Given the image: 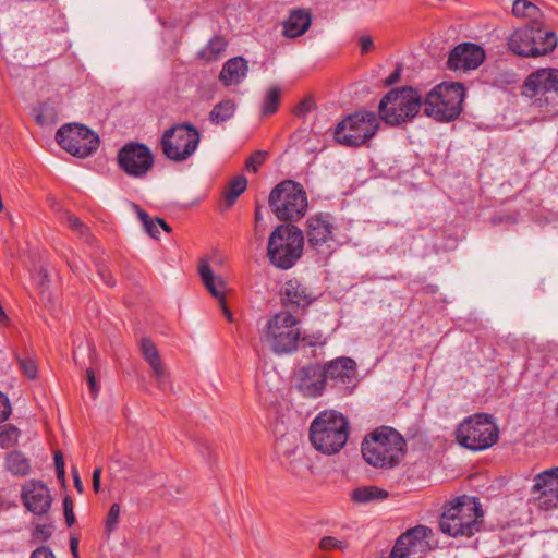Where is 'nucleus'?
<instances>
[{
	"label": "nucleus",
	"instance_id": "f257e3e1",
	"mask_svg": "<svg viewBox=\"0 0 558 558\" xmlns=\"http://www.w3.org/2000/svg\"><path fill=\"white\" fill-rule=\"evenodd\" d=\"M320 338V335L301 338L299 320L289 312H279L271 316L260 333L262 341L276 354L294 352L299 342H304L308 347L322 344Z\"/></svg>",
	"mask_w": 558,
	"mask_h": 558
},
{
	"label": "nucleus",
	"instance_id": "f03ea898",
	"mask_svg": "<svg viewBox=\"0 0 558 558\" xmlns=\"http://www.w3.org/2000/svg\"><path fill=\"white\" fill-rule=\"evenodd\" d=\"M484 511L475 497L459 496L445 505L439 530L450 536L471 537L480 532Z\"/></svg>",
	"mask_w": 558,
	"mask_h": 558
},
{
	"label": "nucleus",
	"instance_id": "7ed1b4c3",
	"mask_svg": "<svg viewBox=\"0 0 558 558\" xmlns=\"http://www.w3.org/2000/svg\"><path fill=\"white\" fill-rule=\"evenodd\" d=\"M405 441L393 428L381 426L369 433L362 442L366 463L377 469H392L404 456Z\"/></svg>",
	"mask_w": 558,
	"mask_h": 558
},
{
	"label": "nucleus",
	"instance_id": "20e7f679",
	"mask_svg": "<svg viewBox=\"0 0 558 558\" xmlns=\"http://www.w3.org/2000/svg\"><path fill=\"white\" fill-rule=\"evenodd\" d=\"M349 438V422L337 411H323L311 423L310 440L324 454L338 453Z\"/></svg>",
	"mask_w": 558,
	"mask_h": 558
},
{
	"label": "nucleus",
	"instance_id": "39448f33",
	"mask_svg": "<svg viewBox=\"0 0 558 558\" xmlns=\"http://www.w3.org/2000/svg\"><path fill=\"white\" fill-rule=\"evenodd\" d=\"M304 247L303 231L291 223L279 225L270 233L267 257L279 269H290L301 258Z\"/></svg>",
	"mask_w": 558,
	"mask_h": 558
},
{
	"label": "nucleus",
	"instance_id": "423d86ee",
	"mask_svg": "<svg viewBox=\"0 0 558 558\" xmlns=\"http://www.w3.org/2000/svg\"><path fill=\"white\" fill-rule=\"evenodd\" d=\"M424 107L418 89L404 86L389 90L378 105L380 119L392 126L407 123L414 119Z\"/></svg>",
	"mask_w": 558,
	"mask_h": 558
},
{
	"label": "nucleus",
	"instance_id": "0eeeda50",
	"mask_svg": "<svg viewBox=\"0 0 558 558\" xmlns=\"http://www.w3.org/2000/svg\"><path fill=\"white\" fill-rule=\"evenodd\" d=\"M465 89L461 83H441L425 96L424 113L438 122L456 120L461 111Z\"/></svg>",
	"mask_w": 558,
	"mask_h": 558
},
{
	"label": "nucleus",
	"instance_id": "6e6552de",
	"mask_svg": "<svg viewBox=\"0 0 558 558\" xmlns=\"http://www.w3.org/2000/svg\"><path fill=\"white\" fill-rule=\"evenodd\" d=\"M269 206L281 221H296L306 214L307 195L301 183L284 180L277 184L269 194Z\"/></svg>",
	"mask_w": 558,
	"mask_h": 558
},
{
	"label": "nucleus",
	"instance_id": "1a4fd4ad",
	"mask_svg": "<svg viewBox=\"0 0 558 558\" xmlns=\"http://www.w3.org/2000/svg\"><path fill=\"white\" fill-rule=\"evenodd\" d=\"M457 441L472 451H481L493 447L499 438V428L493 416L476 413L466 417L456 430Z\"/></svg>",
	"mask_w": 558,
	"mask_h": 558
},
{
	"label": "nucleus",
	"instance_id": "9d476101",
	"mask_svg": "<svg viewBox=\"0 0 558 558\" xmlns=\"http://www.w3.org/2000/svg\"><path fill=\"white\" fill-rule=\"evenodd\" d=\"M558 38L555 32L543 31L539 25H527L515 29L508 38L509 49L517 56L536 58L555 50Z\"/></svg>",
	"mask_w": 558,
	"mask_h": 558
},
{
	"label": "nucleus",
	"instance_id": "9b49d317",
	"mask_svg": "<svg viewBox=\"0 0 558 558\" xmlns=\"http://www.w3.org/2000/svg\"><path fill=\"white\" fill-rule=\"evenodd\" d=\"M379 129V121L374 112L360 111L345 117L333 132L335 141L347 147H360L371 140Z\"/></svg>",
	"mask_w": 558,
	"mask_h": 558
},
{
	"label": "nucleus",
	"instance_id": "f8f14e48",
	"mask_svg": "<svg viewBox=\"0 0 558 558\" xmlns=\"http://www.w3.org/2000/svg\"><path fill=\"white\" fill-rule=\"evenodd\" d=\"M201 141L198 130L187 123H180L167 129L160 140L162 154L174 162L187 160L197 149Z\"/></svg>",
	"mask_w": 558,
	"mask_h": 558
},
{
	"label": "nucleus",
	"instance_id": "ddd939ff",
	"mask_svg": "<svg viewBox=\"0 0 558 558\" xmlns=\"http://www.w3.org/2000/svg\"><path fill=\"white\" fill-rule=\"evenodd\" d=\"M56 141L69 154L84 158L92 155L99 146V137L83 124L62 125L56 133Z\"/></svg>",
	"mask_w": 558,
	"mask_h": 558
},
{
	"label": "nucleus",
	"instance_id": "4468645a",
	"mask_svg": "<svg viewBox=\"0 0 558 558\" xmlns=\"http://www.w3.org/2000/svg\"><path fill=\"white\" fill-rule=\"evenodd\" d=\"M336 226L328 213H318L307 218L304 240L317 254L329 256L333 250Z\"/></svg>",
	"mask_w": 558,
	"mask_h": 558
},
{
	"label": "nucleus",
	"instance_id": "2eb2a0df",
	"mask_svg": "<svg viewBox=\"0 0 558 558\" xmlns=\"http://www.w3.org/2000/svg\"><path fill=\"white\" fill-rule=\"evenodd\" d=\"M433 535V530L425 525L407 530L398 537L389 558H424L432 549Z\"/></svg>",
	"mask_w": 558,
	"mask_h": 558
},
{
	"label": "nucleus",
	"instance_id": "dca6fc26",
	"mask_svg": "<svg viewBox=\"0 0 558 558\" xmlns=\"http://www.w3.org/2000/svg\"><path fill=\"white\" fill-rule=\"evenodd\" d=\"M117 161L128 175L144 178L154 166V155L147 145L129 142L119 149Z\"/></svg>",
	"mask_w": 558,
	"mask_h": 558
},
{
	"label": "nucleus",
	"instance_id": "f3484780",
	"mask_svg": "<svg viewBox=\"0 0 558 558\" xmlns=\"http://www.w3.org/2000/svg\"><path fill=\"white\" fill-rule=\"evenodd\" d=\"M531 495L539 509L550 510L558 507V466L534 476Z\"/></svg>",
	"mask_w": 558,
	"mask_h": 558
},
{
	"label": "nucleus",
	"instance_id": "a211bd4d",
	"mask_svg": "<svg viewBox=\"0 0 558 558\" xmlns=\"http://www.w3.org/2000/svg\"><path fill=\"white\" fill-rule=\"evenodd\" d=\"M326 381L344 393L351 391L357 375L356 362L348 356H340L323 365Z\"/></svg>",
	"mask_w": 558,
	"mask_h": 558
},
{
	"label": "nucleus",
	"instance_id": "6ab92c4d",
	"mask_svg": "<svg viewBox=\"0 0 558 558\" xmlns=\"http://www.w3.org/2000/svg\"><path fill=\"white\" fill-rule=\"evenodd\" d=\"M523 94L530 98H558V69H539L531 73L523 84Z\"/></svg>",
	"mask_w": 558,
	"mask_h": 558
},
{
	"label": "nucleus",
	"instance_id": "aec40b11",
	"mask_svg": "<svg viewBox=\"0 0 558 558\" xmlns=\"http://www.w3.org/2000/svg\"><path fill=\"white\" fill-rule=\"evenodd\" d=\"M21 501L36 517L46 515L52 504L50 489L39 480H28L21 486Z\"/></svg>",
	"mask_w": 558,
	"mask_h": 558
},
{
	"label": "nucleus",
	"instance_id": "412c9836",
	"mask_svg": "<svg viewBox=\"0 0 558 558\" xmlns=\"http://www.w3.org/2000/svg\"><path fill=\"white\" fill-rule=\"evenodd\" d=\"M485 60L484 50L473 43H463L456 46L449 53L448 68L451 70H475Z\"/></svg>",
	"mask_w": 558,
	"mask_h": 558
},
{
	"label": "nucleus",
	"instance_id": "4be33fe9",
	"mask_svg": "<svg viewBox=\"0 0 558 558\" xmlns=\"http://www.w3.org/2000/svg\"><path fill=\"white\" fill-rule=\"evenodd\" d=\"M327 385L323 365L318 363L304 366L299 372L298 389L305 397H318Z\"/></svg>",
	"mask_w": 558,
	"mask_h": 558
},
{
	"label": "nucleus",
	"instance_id": "5701e85b",
	"mask_svg": "<svg viewBox=\"0 0 558 558\" xmlns=\"http://www.w3.org/2000/svg\"><path fill=\"white\" fill-rule=\"evenodd\" d=\"M198 274L207 291L218 300L221 310L229 322H232L233 315L226 304V282L220 276H216L206 260H202L198 267Z\"/></svg>",
	"mask_w": 558,
	"mask_h": 558
},
{
	"label": "nucleus",
	"instance_id": "b1692460",
	"mask_svg": "<svg viewBox=\"0 0 558 558\" xmlns=\"http://www.w3.org/2000/svg\"><path fill=\"white\" fill-rule=\"evenodd\" d=\"M313 298L307 293L306 287L298 280H289L282 289V303L290 310L305 307L310 305Z\"/></svg>",
	"mask_w": 558,
	"mask_h": 558
},
{
	"label": "nucleus",
	"instance_id": "393cba45",
	"mask_svg": "<svg viewBox=\"0 0 558 558\" xmlns=\"http://www.w3.org/2000/svg\"><path fill=\"white\" fill-rule=\"evenodd\" d=\"M247 71V61L242 57H234L223 64L219 80L225 86L236 85L246 77Z\"/></svg>",
	"mask_w": 558,
	"mask_h": 558
},
{
	"label": "nucleus",
	"instance_id": "a878e982",
	"mask_svg": "<svg viewBox=\"0 0 558 558\" xmlns=\"http://www.w3.org/2000/svg\"><path fill=\"white\" fill-rule=\"evenodd\" d=\"M312 17L310 12L304 10H294L289 19L283 23V34L287 37L295 38L303 35L310 27Z\"/></svg>",
	"mask_w": 558,
	"mask_h": 558
},
{
	"label": "nucleus",
	"instance_id": "bb28decb",
	"mask_svg": "<svg viewBox=\"0 0 558 558\" xmlns=\"http://www.w3.org/2000/svg\"><path fill=\"white\" fill-rule=\"evenodd\" d=\"M389 496L388 492L375 485H365L354 488L350 494L352 502L365 505L371 502L383 501Z\"/></svg>",
	"mask_w": 558,
	"mask_h": 558
},
{
	"label": "nucleus",
	"instance_id": "cd10ccee",
	"mask_svg": "<svg viewBox=\"0 0 558 558\" xmlns=\"http://www.w3.org/2000/svg\"><path fill=\"white\" fill-rule=\"evenodd\" d=\"M5 468L15 476H26L32 471L29 460L19 450H14L7 454Z\"/></svg>",
	"mask_w": 558,
	"mask_h": 558
},
{
	"label": "nucleus",
	"instance_id": "c85d7f7f",
	"mask_svg": "<svg viewBox=\"0 0 558 558\" xmlns=\"http://www.w3.org/2000/svg\"><path fill=\"white\" fill-rule=\"evenodd\" d=\"M235 102L231 99H225L214 106L209 112V120L214 124H221L230 120L235 112Z\"/></svg>",
	"mask_w": 558,
	"mask_h": 558
},
{
	"label": "nucleus",
	"instance_id": "c756f323",
	"mask_svg": "<svg viewBox=\"0 0 558 558\" xmlns=\"http://www.w3.org/2000/svg\"><path fill=\"white\" fill-rule=\"evenodd\" d=\"M281 102V88L277 85L270 86L260 104V114L263 117L275 114Z\"/></svg>",
	"mask_w": 558,
	"mask_h": 558
},
{
	"label": "nucleus",
	"instance_id": "7c9ffc66",
	"mask_svg": "<svg viewBox=\"0 0 558 558\" xmlns=\"http://www.w3.org/2000/svg\"><path fill=\"white\" fill-rule=\"evenodd\" d=\"M512 14L517 17L531 19L532 25H538L536 20L542 15L537 5L527 0H514L512 4Z\"/></svg>",
	"mask_w": 558,
	"mask_h": 558
},
{
	"label": "nucleus",
	"instance_id": "2f4dec72",
	"mask_svg": "<svg viewBox=\"0 0 558 558\" xmlns=\"http://www.w3.org/2000/svg\"><path fill=\"white\" fill-rule=\"evenodd\" d=\"M227 45L228 43L223 37L215 36L208 41L206 47L199 51L198 56L201 59L206 61L217 60L226 50Z\"/></svg>",
	"mask_w": 558,
	"mask_h": 558
},
{
	"label": "nucleus",
	"instance_id": "473e14b6",
	"mask_svg": "<svg viewBox=\"0 0 558 558\" xmlns=\"http://www.w3.org/2000/svg\"><path fill=\"white\" fill-rule=\"evenodd\" d=\"M247 180L244 175H238L229 183L225 192V201L228 207H231L236 198L245 191Z\"/></svg>",
	"mask_w": 558,
	"mask_h": 558
},
{
	"label": "nucleus",
	"instance_id": "72a5a7b5",
	"mask_svg": "<svg viewBox=\"0 0 558 558\" xmlns=\"http://www.w3.org/2000/svg\"><path fill=\"white\" fill-rule=\"evenodd\" d=\"M311 469L308 458L304 454L293 457L288 465V471L300 478L307 476L311 473Z\"/></svg>",
	"mask_w": 558,
	"mask_h": 558
},
{
	"label": "nucleus",
	"instance_id": "f704fd0d",
	"mask_svg": "<svg viewBox=\"0 0 558 558\" xmlns=\"http://www.w3.org/2000/svg\"><path fill=\"white\" fill-rule=\"evenodd\" d=\"M149 366L154 373L159 389L165 390L168 387H171L170 374L161 360L149 364Z\"/></svg>",
	"mask_w": 558,
	"mask_h": 558
},
{
	"label": "nucleus",
	"instance_id": "c9c22d12",
	"mask_svg": "<svg viewBox=\"0 0 558 558\" xmlns=\"http://www.w3.org/2000/svg\"><path fill=\"white\" fill-rule=\"evenodd\" d=\"M20 430L13 425H3L0 428V447L10 448L17 444Z\"/></svg>",
	"mask_w": 558,
	"mask_h": 558
},
{
	"label": "nucleus",
	"instance_id": "e433bc0d",
	"mask_svg": "<svg viewBox=\"0 0 558 558\" xmlns=\"http://www.w3.org/2000/svg\"><path fill=\"white\" fill-rule=\"evenodd\" d=\"M141 352L148 364H153L157 361H160V356L156 345L148 338L142 339Z\"/></svg>",
	"mask_w": 558,
	"mask_h": 558
},
{
	"label": "nucleus",
	"instance_id": "4c0bfd02",
	"mask_svg": "<svg viewBox=\"0 0 558 558\" xmlns=\"http://www.w3.org/2000/svg\"><path fill=\"white\" fill-rule=\"evenodd\" d=\"M120 512L121 506L117 502L112 504L105 520V530L108 534H111L113 531L117 530L119 524Z\"/></svg>",
	"mask_w": 558,
	"mask_h": 558
},
{
	"label": "nucleus",
	"instance_id": "58836bf2",
	"mask_svg": "<svg viewBox=\"0 0 558 558\" xmlns=\"http://www.w3.org/2000/svg\"><path fill=\"white\" fill-rule=\"evenodd\" d=\"M266 151L257 150L254 154H252L248 159L246 160L245 167L248 171L257 172L258 168L264 163L266 160Z\"/></svg>",
	"mask_w": 558,
	"mask_h": 558
},
{
	"label": "nucleus",
	"instance_id": "ea45409f",
	"mask_svg": "<svg viewBox=\"0 0 558 558\" xmlns=\"http://www.w3.org/2000/svg\"><path fill=\"white\" fill-rule=\"evenodd\" d=\"M348 544L343 541H339L332 536H325L319 542V548L322 550L340 549L344 550Z\"/></svg>",
	"mask_w": 558,
	"mask_h": 558
},
{
	"label": "nucleus",
	"instance_id": "a19ab883",
	"mask_svg": "<svg viewBox=\"0 0 558 558\" xmlns=\"http://www.w3.org/2000/svg\"><path fill=\"white\" fill-rule=\"evenodd\" d=\"M53 532V526L51 524H37L32 532V536L36 541H48Z\"/></svg>",
	"mask_w": 558,
	"mask_h": 558
},
{
	"label": "nucleus",
	"instance_id": "79ce46f5",
	"mask_svg": "<svg viewBox=\"0 0 558 558\" xmlns=\"http://www.w3.org/2000/svg\"><path fill=\"white\" fill-rule=\"evenodd\" d=\"M19 366L24 375L29 379H35L37 376V365L32 359H19Z\"/></svg>",
	"mask_w": 558,
	"mask_h": 558
},
{
	"label": "nucleus",
	"instance_id": "37998d69",
	"mask_svg": "<svg viewBox=\"0 0 558 558\" xmlns=\"http://www.w3.org/2000/svg\"><path fill=\"white\" fill-rule=\"evenodd\" d=\"M314 109V100L311 97H306L301 100L293 109V114L296 117H305Z\"/></svg>",
	"mask_w": 558,
	"mask_h": 558
},
{
	"label": "nucleus",
	"instance_id": "c03bdc74",
	"mask_svg": "<svg viewBox=\"0 0 558 558\" xmlns=\"http://www.w3.org/2000/svg\"><path fill=\"white\" fill-rule=\"evenodd\" d=\"M74 505L70 496H65L63 499V511L65 523L68 526H72L75 523Z\"/></svg>",
	"mask_w": 558,
	"mask_h": 558
},
{
	"label": "nucleus",
	"instance_id": "a18cd8bd",
	"mask_svg": "<svg viewBox=\"0 0 558 558\" xmlns=\"http://www.w3.org/2000/svg\"><path fill=\"white\" fill-rule=\"evenodd\" d=\"M68 226L76 231L80 235H85L87 233V227L75 216L68 215L66 216Z\"/></svg>",
	"mask_w": 558,
	"mask_h": 558
},
{
	"label": "nucleus",
	"instance_id": "49530a36",
	"mask_svg": "<svg viewBox=\"0 0 558 558\" xmlns=\"http://www.w3.org/2000/svg\"><path fill=\"white\" fill-rule=\"evenodd\" d=\"M53 459H54V465H56V471H57V477L60 481H64V478H65V470H64V460H63L62 452L61 451H57L54 453Z\"/></svg>",
	"mask_w": 558,
	"mask_h": 558
},
{
	"label": "nucleus",
	"instance_id": "de8ad7c7",
	"mask_svg": "<svg viewBox=\"0 0 558 558\" xmlns=\"http://www.w3.org/2000/svg\"><path fill=\"white\" fill-rule=\"evenodd\" d=\"M130 206L136 214L137 218L141 220V222L143 223V227H145L151 222L153 218L148 215V213H146L143 208H141L140 205L131 202Z\"/></svg>",
	"mask_w": 558,
	"mask_h": 558
},
{
	"label": "nucleus",
	"instance_id": "09e8293b",
	"mask_svg": "<svg viewBox=\"0 0 558 558\" xmlns=\"http://www.w3.org/2000/svg\"><path fill=\"white\" fill-rule=\"evenodd\" d=\"M11 413L9 399L0 392V423L4 422Z\"/></svg>",
	"mask_w": 558,
	"mask_h": 558
},
{
	"label": "nucleus",
	"instance_id": "8fccbe9b",
	"mask_svg": "<svg viewBox=\"0 0 558 558\" xmlns=\"http://www.w3.org/2000/svg\"><path fill=\"white\" fill-rule=\"evenodd\" d=\"M86 375H87V381H88L90 393H92L93 398H96L99 392L100 386L98 385L95 374L92 368H88L86 371Z\"/></svg>",
	"mask_w": 558,
	"mask_h": 558
},
{
	"label": "nucleus",
	"instance_id": "3c124183",
	"mask_svg": "<svg viewBox=\"0 0 558 558\" xmlns=\"http://www.w3.org/2000/svg\"><path fill=\"white\" fill-rule=\"evenodd\" d=\"M98 275L106 286H114V279L112 277V274L106 266L101 265L98 267Z\"/></svg>",
	"mask_w": 558,
	"mask_h": 558
},
{
	"label": "nucleus",
	"instance_id": "603ef678",
	"mask_svg": "<svg viewBox=\"0 0 558 558\" xmlns=\"http://www.w3.org/2000/svg\"><path fill=\"white\" fill-rule=\"evenodd\" d=\"M31 558H56V557L49 547L41 546V547L36 548L32 553Z\"/></svg>",
	"mask_w": 558,
	"mask_h": 558
},
{
	"label": "nucleus",
	"instance_id": "864d4df0",
	"mask_svg": "<svg viewBox=\"0 0 558 558\" xmlns=\"http://www.w3.org/2000/svg\"><path fill=\"white\" fill-rule=\"evenodd\" d=\"M158 222L156 221V218L151 219V222L144 227V230L146 233L151 236L153 239H158L159 230H158Z\"/></svg>",
	"mask_w": 558,
	"mask_h": 558
},
{
	"label": "nucleus",
	"instance_id": "5fc2aeb1",
	"mask_svg": "<svg viewBox=\"0 0 558 558\" xmlns=\"http://www.w3.org/2000/svg\"><path fill=\"white\" fill-rule=\"evenodd\" d=\"M360 46L362 53H367L374 46L372 37L362 36L360 38Z\"/></svg>",
	"mask_w": 558,
	"mask_h": 558
},
{
	"label": "nucleus",
	"instance_id": "6e6d98bb",
	"mask_svg": "<svg viewBox=\"0 0 558 558\" xmlns=\"http://www.w3.org/2000/svg\"><path fill=\"white\" fill-rule=\"evenodd\" d=\"M101 468H96L93 472V488L95 493H98L100 489V476H101Z\"/></svg>",
	"mask_w": 558,
	"mask_h": 558
},
{
	"label": "nucleus",
	"instance_id": "4d7b16f0",
	"mask_svg": "<svg viewBox=\"0 0 558 558\" xmlns=\"http://www.w3.org/2000/svg\"><path fill=\"white\" fill-rule=\"evenodd\" d=\"M401 68L398 66L386 80L385 85H393L400 80L401 76Z\"/></svg>",
	"mask_w": 558,
	"mask_h": 558
},
{
	"label": "nucleus",
	"instance_id": "13d9d810",
	"mask_svg": "<svg viewBox=\"0 0 558 558\" xmlns=\"http://www.w3.org/2000/svg\"><path fill=\"white\" fill-rule=\"evenodd\" d=\"M78 537L76 535H71L70 537V549L74 558H78Z\"/></svg>",
	"mask_w": 558,
	"mask_h": 558
},
{
	"label": "nucleus",
	"instance_id": "bf43d9fd",
	"mask_svg": "<svg viewBox=\"0 0 558 558\" xmlns=\"http://www.w3.org/2000/svg\"><path fill=\"white\" fill-rule=\"evenodd\" d=\"M73 478H74V486H75V488L80 493H82L83 492V483H82V481H81V478L78 476L77 471H73Z\"/></svg>",
	"mask_w": 558,
	"mask_h": 558
},
{
	"label": "nucleus",
	"instance_id": "052dcab7",
	"mask_svg": "<svg viewBox=\"0 0 558 558\" xmlns=\"http://www.w3.org/2000/svg\"><path fill=\"white\" fill-rule=\"evenodd\" d=\"M156 221L158 222V226L167 233L172 231L171 227L162 218L156 217Z\"/></svg>",
	"mask_w": 558,
	"mask_h": 558
},
{
	"label": "nucleus",
	"instance_id": "680f3d73",
	"mask_svg": "<svg viewBox=\"0 0 558 558\" xmlns=\"http://www.w3.org/2000/svg\"><path fill=\"white\" fill-rule=\"evenodd\" d=\"M255 223H259L262 220H263V215H262V211H260V206L258 204H256V208H255Z\"/></svg>",
	"mask_w": 558,
	"mask_h": 558
},
{
	"label": "nucleus",
	"instance_id": "e2e57ef3",
	"mask_svg": "<svg viewBox=\"0 0 558 558\" xmlns=\"http://www.w3.org/2000/svg\"><path fill=\"white\" fill-rule=\"evenodd\" d=\"M556 413H557V415H558V404H557V408H556Z\"/></svg>",
	"mask_w": 558,
	"mask_h": 558
}]
</instances>
